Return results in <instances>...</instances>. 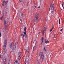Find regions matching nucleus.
<instances>
[{
    "mask_svg": "<svg viewBox=\"0 0 64 64\" xmlns=\"http://www.w3.org/2000/svg\"><path fill=\"white\" fill-rule=\"evenodd\" d=\"M20 20L21 22H22V19H20Z\"/></svg>",
    "mask_w": 64,
    "mask_h": 64,
    "instance_id": "c9c22d12",
    "label": "nucleus"
},
{
    "mask_svg": "<svg viewBox=\"0 0 64 64\" xmlns=\"http://www.w3.org/2000/svg\"><path fill=\"white\" fill-rule=\"evenodd\" d=\"M42 42L41 44H40V46H43V40H44V38H42Z\"/></svg>",
    "mask_w": 64,
    "mask_h": 64,
    "instance_id": "1a4fd4ad",
    "label": "nucleus"
},
{
    "mask_svg": "<svg viewBox=\"0 0 64 64\" xmlns=\"http://www.w3.org/2000/svg\"><path fill=\"white\" fill-rule=\"evenodd\" d=\"M14 64H18L19 62H18V60H16V61L14 62Z\"/></svg>",
    "mask_w": 64,
    "mask_h": 64,
    "instance_id": "dca6fc26",
    "label": "nucleus"
},
{
    "mask_svg": "<svg viewBox=\"0 0 64 64\" xmlns=\"http://www.w3.org/2000/svg\"><path fill=\"white\" fill-rule=\"evenodd\" d=\"M6 51H7L6 50H4V52H3V53L4 55L5 54H6Z\"/></svg>",
    "mask_w": 64,
    "mask_h": 64,
    "instance_id": "ddd939ff",
    "label": "nucleus"
},
{
    "mask_svg": "<svg viewBox=\"0 0 64 64\" xmlns=\"http://www.w3.org/2000/svg\"><path fill=\"white\" fill-rule=\"evenodd\" d=\"M45 42H46V39H45Z\"/></svg>",
    "mask_w": 64,
    "mask_h": 64,
    "instance_id": "a18cd8bd",
    "label": "nucleus"
},
{
    "mask_svg": "<svg viewBox=\"0 0 64 64\" xmlns=\"http://www.w3.org/2000/svg\"><path fill=\"white\" fill-rule=\"evenodd\" d=\"M63 3H62V7H63V6L64 5V2H62Z\"/></svg>",
    "mask_w": 64,
    "mask_h": 64,
    "instance_id": "bb28decb",
    "label": "nucleus"
},
{
    "mask_svg": "<svg viewBox=\"0 0 64 64\" xmlns=\"http://www.w3.org/2000/svg\"><path fill=\"white\" fill-rule=\"evenodd\" d=\"M24 36V35H23V33H22V37H23Z\"/></svg>",
    "mask_w": 64,
    "mask_h": 64,
    "instance_id": "2f4dec72",
    "label": "nucleus"
},
{
    "mask_svg": "<svg viewBox=\"0 0 64 64\" xmlns=\"http://www.w3.org/2000/svg\"><path fill=\"white\" fill-rule=\"evenodd\" d=\"M40 56L41 58L43 60H44V61L45 60H47V58L44 56V54H43V53L42 52H41L40 53Z\"/></svg>",
    "mask_w": 64,
    "mask_h": 64,
    "instance_id": "f03ea898",
    "label": "nucleus"
},
{
    "mask_svg": "<svg viewBox=\"0 0 64 64\" xmlns=\"http://www.w3.org/2000/svg\"><path fill=\"white\" fill-rule=\"evenodd\" d=\"M12 42L10 43V48H11L12 49H13V47H12Z\"/></svg>",
    "mask_w": 64,
    "mask_h": 64,
    "instance_id": "9b49d317",
    "label": "nucleus"
},
{
    "mask_svg": "<svg viewBox=\"0 0 64 64\" xmlns=\"http://www.w3.org/2000/svg\"><path fill=\"white\" fill-rule=\"evenodd\" d=\"M7 58H4V62H5L4 64H6V62Z\"/></svg>",
    "mask_w": 64,
    "mask_h": 64,
    "instance_id": "f3484780",
    "label": "nucleus"
},
{
    "mask_svg": "<svg viewBox=\"0 0 64 64\" xmlns=\"http://www.w3.org/2000/svg\"><path fill=\"white\" fill-rule=\"evenodd\" d=\"M4 39H6L7 38V36H4Z\"/></svg>",
    "mask_w": 64,
    "mask_h": 64,
    "instance_id": "aec40b11",
    "label": "nucleus"
},
{
    "mask_svg": "<svg viewBox=\"0 0 64 64\" xmlns=\"http://www.w3.org/2000/svg\"><path fill=\"white\" fill-rule=\"evenodd\" d=\"M46 29H47V28L46 26H45V27L43 28V31L42 32V33L43 34V35H44V33L45 32H46Z\"/></svg>",
    "mask_w": 64,
    "mask_h": 64,
    "instance_id": "0eeeda50",
    "label": "nucleus"
},
{
    "mask_svg": "<svg viewBox=\"0 0 64 64\" xmlns=\"http://www.w3.org/2000/svg\"><path fill=\"white\" fill-rule=\"evenodd\" d=\"M34 7H35V8H36V6H34Z\"/></svg>",
    "mask_w": 64,
    "mask_h": 64,
    "instance_id": "c03bdc74",
    "label": "nucleus"
},
{
    "mask_svg": "<svg viewBox=\"0 0 64 64\" xmlns=\"http://www.w3.org/2000/svg\"><path fill=\"white\" fill-rule=\"evenodd\" d=\"M44 50H45V51H47V50H46V48H45L44 49Z\"/></svg>",
    "mask_w": 64,
    "mask_h": 64,
    "instance_id": "7c9ffc66",
    "label": "nucleus"
},
{
    "mask_svg": "<svg viewBox=\"0 0 64 64\" xmlns=\"http://www.w3.org/2000/svg\"><path fill=\"white\" fill-rule=\"evenodd\" d=\"M38 8H40V7H38Z\"/></svg>",
    "mask_w": 64,
    "mask_h": 64,
    "instance_id": "79ce46f5",
    "label": "nucleus"
},
{
    "mask_svg": "<svg viewBox=\"0 0 64 64\" xmlns=\"http://www.w3.org/2000/svg\"><path fill=\"white\" fill-rule=\"evenodd\" d=\"M7 24H4V27L6 29L7 28Z\"/></svg>",
    "mask_w": 64,
    "mask_h": 64,
    "instance_id": "2eb2a0df",
    "label": "nucleus"
},
{
    "mask_svg": "<svg viewBox=\"0 0 64 64\" xmlns=\"http://www.w3.org/2000/svg\"><path fill=\"white\" fill-rule=\"evenodd\" d=\"M59 24H60V19H59Z\"/></svg>",
    "mask_w": 64,
    "mask_h": 64,
    "instance_id": "c85d7f7f",
    "label": "nucleus"
},
{
    "mask_svg": "<svg viewBox=\"0 0 64 64\" xmlns=\"http://www.w3.org/2000/svg\"><path fill=\"white\" fill-rule=\"evenodd\" d=\"M4 24H7V20H4Z\"/></svg>",
    "mask_w": 64,
    "mask_h": 64,
    "instance_id": "4468645a",
    "label": "nucleus"
},
{
    "mask_svg": "<svg viewBox=\"0 0 64 64\" xmlns=\"http://www.w3.org/2000/svg\"><path fill=\"white\" fill-rule=\"evenodd\" d=\"M1 20H2V18L1 17L0 18Z\"/></svg>",
    "mask_w": 64,
    "mask_h": 64,
    "instance_id": "f704fd0d",
    "label": "nucleus"
},
{
    "mask_svg": "<svg viewBox=\"0 0 64 64\" xmlns=\"http://www.w3.org/2000/svg\"><path fill=\"white\" fill-rule=\"evenodd\" d=\"M36 17L34 19V21L35 22H37V21L38 20V16H39V14H38V13H36Z\"/></svg>",
    "mask_w": 64,
    "mask_h": 64,
    "instance_id": "20e7f679",
    "label": "nucleus"
},
{
    "mask_svg": "<svg viewBox=\"0 0 64 64\" xmlns=\"http://www.w3.org/2000/svg\"><path fill=\"white\" fill-rule=\"evenodd\" d=\"M11 61V60H10L9 61V63L8 64H10V62Z\"/></svg>",
    "mask_w": 64,
    "mask_h": 64,
    "instance_id": "c756f323",
    "label": "nucleus"
},
{
    "mask_svg": "<svg viewBox=\"0 0 64 64\" xmlns=\"http://www.w3.org/2000/svg\"><path fill=\"white\" fill-rule=\"evenodd\" d=\"M54 3H52L50 6V11L52 13H53L54 11Z\"/></svg>",
    "mask_w": 64,
    "mask_h": 64,
    "instance_id": "f257e3e1",
    "label": "nucleus"
},
{
    "mask_svg": "<svg viewBox=\"0 0 64 64\" xmlns=\"http://www.w3.org/2000/svg\"><path fill=\"white\" fill-rule=\"evenodd\" d=\"M21 14H22V15H23V14L21 13Z\"/></svg>",
    "mask_w": 64,
    "mask_h": 64,
    "instance_id": "ea45409f",
    "label": "nucleus"
},
{
    "mask_svg": "<svg viewBox=\"0 0 64 64\" xmlns=\"http://www.w3.org/2000/svg\"><path fill=\"white\" fill-rule=\"evenodd\" d=\"M37 44V41L36 40H35L33 44V48H32V50L34 51L35 49V47H36V45Z\"/></svg>",
    "mask_w": 64,
    "mask_h": 64,
    "instance_id": "7ed1b4c3",
    "label": "nucleus"
},
{
    "mask_svg": "<svg viewBox=\"0 0 64 64\" xmlns=\"http://www.w3.org/2000/svg\"><path fill=\"white\" fill-rule=\"evenodd\" d=\"M45 43H46V44H47L48 43H49V41H48V40H47V41H46Z\"/></svg>",
    "mask_w": 64,
    "mask_h": 64,
    "instance_id": "6ab92c4d",
    "label": "nucleus"
},
{
    "mask_svg": "<svg viewBox=\"0 0 64 64\" xmlns=\"http://www.w3.org/2000/svg\"><path fill=\"white\" fill-rule=\"evenodd\" d=\"M13 49H12V50H16V46H14L12 47Z\"/></svg>",
    "mask_w": 64,
    "mask_h": 64,
    "instance_id": "f8f14e48",
    "label": "nucleus"
},
{
    "mask_svg": "<svg viewBox=\"0 0 64 64\" xmlns=\"http://www.w3.org/2000/svg\"><path fill=\"white\" fill-rule=\"evenodd\" d=\"M40 62H37V64H40Z\"/></svg>",
    "mask_w": 64,
    "mask_h": 64,
    "instance_id": "cd10ccee",
    "label": "nucleus"
},
{
    "mask_svg": "<svg viewBox=\"0 0 64 64\" xmlns=\"http://www.w3.org/2000/svg\"><path fill=\"white\" fill-rule=\"evenodd\" d=\"M26 30H27V28H26V27H25L24 28V30L25 31H26Z\"/></svg>",
    "mask_w": 64,
    "mask_h": 64,
    "instance_id": "4be33fe9",
    "label": "nucleus"
},
{
    "mask_svg": "<svg viewBox=\"0 0 64 64\" xmlns=\"http://www.w3.org/2000/svg\"><path fill=\"white\" fill-rule=\"evenodd\" d=\"M30 50V49L28 47V48H27L26 50V53L27 54H28L29 53Z\"/></svg>",
    "mask_w": 64,
    "mask_h": 64,
    "instance_id": "6e6552de",
    "label": "nucleus"
},
{
    "mask_svg": "<svg viewBox=\"0 0 64 64\" xmlns=\"http://www.w3.org/2000/svg\"><path fill=\"white\" fill-rule=\"evenodd\" d=\"M62 3H63V2Z\"/></svg>",
    "mask_w": 64,
    "mask_h": 64,
    "instance_id": "864d4df0",
    "label": "nucleus"
},
{
    "mask_svg": "<svg viewBox=\"0 0 64 64\" xmlns=\"http://www.w3.org/2000/svg\"><path fill=\"white\" fill-rule=\"evenodd\" d=\"M54 37H55V36L54 35Z\"/></svg>",
    "mask_w": 64,
    "mask_h": 64,
    "instance_id": "603ef678",
    "label": "nucleus"
},
{
    "mask_svg": "<svg viewBox=\"0 0 64 64\" xmlns=\"http://www.w3.org/2000/svg\"><path fill=\"white\" fill-rule=\"evenodd\" d=\"M7 3H8V1H6L5 3V4H6H6H7Z\"/></svg>",
    "mask_w": 64,
    "mask_h": 64,
    "instance_id": "5701e85b",
    "label": "nucleus"
},
{
    "mask_svg": "<svg viewBox=\"0 0 64 64\" xmlns=\"http://www.w3.org/2000/svg\"><path fill=\"white\" fill-rule=\"evenodd\" d=\"M22 30H23V29H22V30H21V31H22Z\"/></svg>",
    "mask_w": 64,
    "mask_h": 64,
    "instance_id": "de8ad7c7",
    "label": "nucleus"
},
{
    "mask_svg": "<svg viewBox=\"0 0 64 64\" xmlns=\"http://www.w3.org/2000/svg\"><path fill=\"white\" fill-rule=\"evenodd\" d=\"M21 29H22V28H20V30H21Z\"/></svg>",
    "mask_w": 64,
    "mask_h": 64,
    "instance_id": "3c124183",
    "label": "nucleus"
},
{
    "mask_svg": "<svg viewBox=\"0 0 64 64\" xmlns=\"http://www.w3.org/2000/svg\"><path fill=\"white\" fill-rule=\"evenodd\" d=\"M27 32L26 31H25V32L24 33V34H26Z\"/></svg>",
    "mask_w": 64,
    "mask_h": 64,
    "instance_id": "b1692460",
    "label": "nucleus"
},
{
    "mask_svg": "<svg viewBox=\"0 0 64 64\" xmlns=\"http://www.w3.org/2000/svg\"><path fill=\"white\" fill-rule=\"evenodd\" d=\"M4 3H5V1H3V3L2 5V6H4Z\"/></svg>",
    "mask_w": 64,
    "mask_h": 64,
    "instance_id": "412c9836",
    "label": "nucleus"
},
{
    "mask_svg": "<svg viewBox=\"0 0 64 64\" xmlns=\"http://www.w3.org/2000/svg\"><path fill=\"white\" fill-rule=\"evenodd\" d=\"M27 34H24V36L22 37V38L23 40H24L25 38H27Z\"/></svg>",
    "mask_w": 64,
    "mask_h": 64,
    "instance_id": "9d476101",
    "label": "nucleus"
},
{
    "mask_svg": "<svg viewBox=\"0 0 64 64\" xmlns=\"http://www.w3.org/2000/svg\"><path fill=\"white\" fill-rule=\"evenodd\" d=\"M6 6H4V8H6Z\"/></svg>",
    "mask_w": 64,
    "mask_h": 64,
    "instance_id": "473e14b6",
    "label": "nucleus"
},
{
    "mask_svg": "<svg viewBox=\"0 0 64 64\" xmlns=\"http://www.w3.org/2000/svg\"><path fill=\"white\" fill-rule=\"evenodd\" d=\"M4 15H3V16H2V18H4Z\"/></svg>",
    "mask_w": 64,
    "mask_h": 64,
    "instance_id": "4c0bfd02",
    "label": "nucleus"
},
{
    "mask_svg": "<svg viewBox=\"0 0 64 64\" xmlns=\"http://www.w3.org/2000/svg\"><path fill=\"white\" fill-rule=\"evenodd\" d=\"M60 31L61 32H62V31H63V30H62V29L61 30H60Z\"/></svg>",
    "mask_w": 64,
    "mask_h": 64,
    "instance_id": "e433bc0d",
    "label": "nucleus"
},
{
    "mask_svg": "<svg viewBox=\"0 0 64 64\" xmlns=\"http://www.w3.org/2000/svg\"><path fill=\"white\" fill-rule=\"evenodd\" d=\"M3 1H5V0H4Z\"/></svg>",
    "mask_w": 64,
    "mask_h": 64,
    "instance_id": "49530a36",
    "label": "nucleus"
},
{
    "mask_svg": "<svg viewBox=\"0 0 64 64\" xmlns=\"http://www.w3.org/2000/svg\"><path fill=\"white\" fill-rule=\"evenodd\" d=\"M63 8H64V7H63Z\"/></svg>",
    "mask_w": 64,
    "mask_h": 64,
    "instance_id": "8fccbe9b",
    "label": "nucleus"
},
{
    "mask_svg": "<svg viewBox=\"0 0 64 64\" xmlns=\"http://www.w3.org/2000/svg\"><path fill=\"white\" fill-rule=\"evenodd\" d=\"M56 38L55 37H54V38Z\"/></svg>",
    "mask_w": 64,
    "mask_h": 64,
    "instance_id": "09e8293b",
    "label": "nucleus"
},
{
    "mask_svg": "<svg viewBox=\"0 0 64 64\" xmlns=\"http://www.w3.org/2000/svg\"><path fill=\"white\" fill-rule=\"evenodd\" d=\"M40 34H41V32H39L38 33V34L39 35H40Z\"/></svg>",
    "mask_w": 64,
    "mask_h": 64,
    "instance_id": "72a5a7b5",
    "label": "nucleus"
},
{
    "mask_svg": "<svg viewBox=\"0 0 64 64\" xmlns=\"http://www.w3.org/2000/svg\"><path fill=\"white\" fill-rule=\"evenodd\" d=\"M24 1V0H20V2H23Z\"/></svg>",
    "mask_w": 64,
    "mask_h": 64,
    "instance_id": "393cba45",
    "label": "nucleus"
},
{
    "mask_svg": "<svg viewBox=\"0 0 64 64\" xmlns=\"http://www.w3.org/2000/svg\"><path fill=\"white\" fill-rule=\"evenodd\" d=\"M7 44V40H5V43L4 44V46L3 47L4 50H6V44Z\"/></svg>",
    "mask_w": 64,
    "mask_h": 64,
    "instance_id": "423d86ee",
    "label": "nucleus"
},
{
    "mask_svg": "<svg viewBox=\"0 0 64 64\" xmlns=\"http://www.w3.org/2000/svg\"><path fill=\"white\" fill-rule=\"evenodd\" d=\"M34 29H35V28H34Z\"/></svg>",
    "mask_w": 64,
    "mask_h": 64,
    "instance_id": "a19ab883",
    "label": "nucleus"
},
{
    "mask_svg": "<svg viewBox=\"0 0 64 64\" xmlns=\"http://www.w3.org/2000/svg\"><path fill=\"white\" fill-rule=\"evenodd\" d=\"M2 33H1V32H0V37H1L2 36Z\"/></svg>",
    "mask_w": 64,
    "mask_h": 64,
    "instance_id": "a878e982",
    "label": "nucleus"
},
{
    "mask_svg": "<svg viewBox=\"0 0 64 64\" xmlns=\"http://www.w3.org/2000/svg\"><path fill=\"white\" fill-rule=\"evenodd\" d=\"M50 54V56L51 57V55Z\"/></svg>",
    "mask_w": 64,
    "mask_h": 64,
    "instance_id": "37998d69",
    "label": "nucleus"
},
{
    "mask_svg": "<svg viewBox=\"0 0 64 64\" xmlns=\"http://www.w3.org/2000/svg\"><path fill=\"white\" fill-rule=\"evenodd\" d=\"M54 26L53 27H52V28L50 30V32H52V31L53 29H54Z\"/></svg>",
    "mask_w": 64,
    "mask_h": 64,
    "instance_id": "a211bd4d",
    "label": "nucleus"
},
{
    "mask_svg": "<svg viewBox=\"0 0 64 64\" xmlns=\"http://www.w3.org/2000/svg\"><path fill=\"white\" fill-rule=\"evenodd\" d=\"M1 58V56L0 55V58Z\"/></svg>",
    "mask_w": 64,
    "mask_h": 64,
    "instance_id": "58836bf2",
    "label": "nucleus"
},
{
    "mask_svg": "<svg viewBox=\"0 0 64 64\" xmlns=\"http://www.w3.org/2000/svg\"><path fill=\"white\" fill-rule=\"evenodd\" d=\"M21 52H18V59H19V60H20V59L21 58Z\"/></svg>",
    "mask_w": 64,
    "mask_h": 64,
    "instance_id": "39448f33",
    "label": "nucleus"
}]
</instances>
